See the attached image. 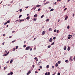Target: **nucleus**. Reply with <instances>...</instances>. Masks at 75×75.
<instances>
[{"label": "nucleus", "instance_id": "obj_1", "mask_svg": "<svg viewBox=\"0 0 75 75\" xmlns=\"http://www.w3.org/2000/svg\"><path fill=\"white\" fill-rule=\"evenodd\" d=\"M30 48V47L28 46L26 48L25 50H28Z\"/></svg>", "mask_w": 75, "mask_h": 75}, {"label": "nucleus", "instance_id": "obj_2", "mask_svg": "<svg viewBox=\"0 0 75 75\" xmlns=\"http://www.w3.org/2000/svg\"><path fill=\"white\" fill-rule=\"evenodd\" d=\"M52 40H53L52 39V38H51L49 40V42H52Z\"/></svg>", "mask_w": 75, "mask_h": 75}, {"label": "nucleus", "instance_id": "obj_3", "mask_svg": "<svg viewBox=\"0 0 75 75\" xmlns=\"http://www.w3.org/2000/svg\"><path fill=\"white\" fill-rule=\"evenodd\" d=\"M31 71H29L28 73L27 74V75H29V74H30V73H31Z\"/></svg>", "mask_w": 75, "mask_h": 75}, {"label": "nucleus", "instance_id": "obj_4", "mask_svg": "<svg viewBox=\"0 0 75 75\" xmlns=\"http://www.w3.org/2000/svg\"><path fill=\"white\" fill-rule=\"evenodd\" d=\"M45 34V31H43L42 33V35H44Z\"/></svg>", "mask_w": 75, "mask_h": 75}, {"label": "nucleus", "instance_id": "obj_5", "mask_svg": "<svg viewBox=\"0 0 75 75\" xmlns=\"http://www.w3.org/2000/svg\"><path fill=\"white\" fill-rule=\"evenodd\" d=\"M70 49H71V47H68L67 48V51H69V50H70Z\"/></svg>", "mask_w": 75, "mask_h": 75}, {"label": "nucleus", "instance_id": "obj_6", "mask_svg": "<svg viewBox=\"0 0 75 75\" xmlns=\"http://www.w3.org/2000/svg\"><path fill=\"white\" fill-rule=\"evenodd\" d=\"M69 59L70 60V61H73V59H72V57H70L69 58Z\"/></svg>", "mask_w": 75, "mask_h": 75}, {"label": "nucleus", "instance_id": "obj_7", "mask_svg": "<svg viewBox=\"0 0 75 75\" xmlns=\"http://www.w3.org/2000/svg\"><path fill=\"white\" fill-rule=\"evenodd\" d=\"M30 17L28 16L27 17L26 19L28 20H30Z\"/></svg>", "mask_w": 75, "mask_h": 75}, {"label": "nucleus", "instance_id": "obj_8", "mask_svg": "<svg viewBox=\"0 0 75 75\" xmlns=\"http://www.w3.org/2000/svg\"><path fill=\"white\" fill-rule=\"evenodd\" d=\"M24 21V19H21L19 21V22L20 23L22 21Z\"/></svg>", "mask_w": 75, "mask_h": 75}, {"label": "nucleus", "instance_id": "obj_9", "mask_svg": "<svg viewBox=\"0 0 75 75\" xmlns=\"http://www.w3.org/2000/svg\"><path fill=\"white\" fill-rule=\"evenodd\" d=\"M64 50H67V47L66 46L64 47Z\"/></svg>", "mask_w": 75, "mask_h": 75}, {"label": "nucleus", "instance_id": "obj_10", "mask_svg": "<svg viewBox=\"0 0 75 75\" xmlns=\"http://www.w3.org/2000/svg\"><path fill=\"white\" fill-rule=\"evenodd\" d=\"M55 66L56 67H58V63H57L55 64Z\"/></svg>", "mask_w": 75, "mask_h": 75}, {"label": "nucleus", "instance_id": "obj_11", "mask_svg": "<svg viewBox=\"0 0 75 75\" xmlns=\"http://www.w3.org/2000/svg\"><path fill=\"white\" fill-rule=\"evenodd\" d=\"M49 31H52V29L50 28L49 29Z\"/></svg>", "mask_w": 75, "mask_h": 75}, {"label": "nucleus", "instance_id": "obj_12", "mask_svg": "<svg viewBox=\"0 0 75 75\" xmlns=\"http://www.w3.org/2000/svg\"><path fill=\"white\" fill-rule=\"evenodd\" d=\"M37 20V18H34L33 19V21H36Z\"/></svg>", "mask_w": 75, "mask_h": 75}, {"label": "nucleus", "instance_id": "obj_13", "mask_svg": "<svg viewBox=\"0 0 75 75\" xmlns=\"http://www.w3.org/2000/svg\"><path fill=\"white\" fill-rule=\"evenodd\" d=\"M36 7H41V5H39L36 6Z\"/></svg>", "mask_w": 75, "mask_h": 75}, {"label": "nucleus", "instance_id": "obj_14", "mask_svg": "<svg viewBox=\"0 0 75 75\" xmlns=\"http://www.w3.org/2000/svg\"><path fill=\"white\" fill-rule=\"evenodd\" d=\"M65 62H66V63H68L69 62V61H68V60H66L65 61Z\"/></svg>", "mask_w": 75, "mask_h": 75}, {"label": "nucleus", "instance_id": "obj_15", "mask_svg": "<svg viewBox=\"0 0 75 75\" xmlns=\"http://www.w3.org/2000/svg\"><path fill=\"white\" fill-rule=\"evenodd\" d=\"M21 17H22V15H20L19 16V18H20Z\"/></svg>", "mask_w": 75, "mask_h": 75}, {"label": "nucleus", "instance_id": "obj_16", "mask_svg": "<svg viewBox=\"0 0 75 75\" xmlns=\"http://www.w3.org/2000/svg\"><path fill=\"white\" fill-rule=\"evenodd\" d=\"M34 17H37V14H36L34 16Z\"/></svg>", "mask_w": 75, "mask_h": 75}, {"label": "nucleus", "instance_id": "obj_17", "mask_svg": "<svg viewBox=\"0 0 75 75\" xmlns=\"http://www.w3.org/2000/svg\"><path fill=\"white\" fill-rule=\"evenodd\" d=\"M68 16H66L65 18V20H67L68 19Z\"/></svg>", "mask_w": 75, "mask_h": 75}, {"label": "nucleus", "instance_id": "obj_18", "mask_svg": "<svg viewBox=\"0 0 75 75\" xmlns=\"http://www.w3.org/2000/svg\"><path fill=\"white\" fill-rule=\"evenodd\" d=\"M44 16V15H42L41 16V18H43V17Z\"/></svg>", "mask_w": 75, "mask_h": 75}, {"label": "nucleus", "instance_id": "obj_19", "mask_svg": "<svg viewBox=\"0 0 75 75\" xmlns=\"http://www.w3.org/2000/svg\"><path fill=\"white\" fill-rule=\"evenodd\" d=\"M49 65H48L47 66L46 68H49Z\"/></svg>", "mask_w": 75, "mask_h": 75}, {"label": "nucleus", "instance_id": "obj_20", "mask_svg": "<svg viewBox=\"0 0 75 75\" xmlns=\"http://www.w3.org/2000/svg\"><path fill=\"white\" fill-rule=\"evenodd\" d=\"M7 23H10V21H8L7 22Z\"/></svg>", "mask_w": 75, "mask_h": 75}, {"label": "nucleus", "instance_id": "obj_21", "mask_svg": "<svg viewBox=\"0 0 75 75\" xmlns=\"http://www.w3.org/2000/svg\"><path fill=\"white\" fill-rule=\"evenodd\" d=\"M67 28V29H68V30H69V28H70L69 25L68 26Z\"/></svg>", "mask_w": 75, "mask_h": 75}, {"label": "nucleus", "instance_id": "obj_22", "mask_svg": "<svg viewBox=\"0 0 75 75\" xmlns=\"http://www.w3.org/2000/svg\"><path fill=\"white\" fill-rule=\"evenodd\" d=\"M54 44H55V43L54 42H53V43H52L51 45H53Z\"/></svg>", "mask_w": 75, "mask_h": 75}, {"label": "nucleus", "instance_id": "obj_23", "mask_svg": "<svg viewBox=\"0 0 75 75\" xmlns=\"http://www.w3.org/2000/svg\"><path fill=\"white\" fill-rule=\"evenodd\" d=\"M54 9L53 8H52L50 10V11H54Z\"/></svg>", "mask_w": 75, "mask_h": 75}, {"label": "nucleus", "instance_id": "obj_24", "mask_svg": "<svg viewBox=\"0 0 75 75\" xmlns=\"http://www.w3.org/2000/svg\"><path fill=\"white\" fill-rule=\"evenodd\" d=\"M7 68V67H4V70H5V69H6V68Z\"/></svg>", "mask_w": 75, "mask_h": 75}, {"label": "nucleus", "instance_id": "obj_25", "mask_svg": "<svg viewBox=\"0 0 75 75\" xmlns=\"http://www.w3.org/2000/svg\"><path fill=\"white\" fill-rule=\"evenodd\" d=\"M48 2H47L46 3L44 4V5H45V4H48Z\"/></svg>", "mask_w": 75, "mask_h": 75}, {"label": "nucleus", "instance_id": "obj_26", "mask_svg": "<svg viewBox=\"0 0 75 75\" xmlns=\"http://www.w3.org/2000/svg\"><path fill=\"white\" fill-rule=\"evenodd\" d=\"M40 69H42V66H40Z\"/></svg>", "mask_w": 75, "mask_h": 75}, {"label": "nucleus", "instance_id": "obj_27", "mask_svg": "<svg viewBox=\"0 0 75 75\" xmlns=\"http://www.w3.org/2000/svg\"><path fill=\"white\" fill-rule=\"evenodd\" d=\"M57 62L59 64H60V63H61V62L60 61H58V62Z\"/></svg>", "mask_w": 75, "mask_h": 75}, {"label": "nucleus", "instance_id": "obj_28", "mask_svg": "<svg viewBox=\"0 0 75 75\" xmlns=\"http://www.w3.org/2000/svg\"><path fill=\"white\" fill-rule=\"evenodd\" d=\"M47 75H50V72H48Z\"/></svg>", "mask_w": 75, "mask_h": 75}, {"label": "nucleus", "instance_id": "obj_29", "mask_svg": "<svg viewBox=\"0 0 75 75\" xmlns=\"http://www.w3.org/2000/svg\"><path fill=\"white\" fill-rule=\"evenodd\" d=\"M68 36H69V37L70 36V37H72V36L71 35H68Z\"/></svg>", "mask_w": 75, "mask_h": 75}, {"label": "nucleus", "instance_id": "obj_30", "mask_svg": "<svg viewBox=\"0 0 75 75\" xmlns=\"http://www.w3.org/2000/svg\"><path fill=\"white\" fill-rule=\"evenodd\" d=\"M13 60H11L10 62V64H11V63H12V62H13Z\"/></svg>", "mask_w": 75, "mask_h": 75}, {"label": "nucleus", "instance_id": "obj_31", "mask_svg": "<svg viewBox=\"0 0 75 75\" xmlns=\"http://www.w3.org/2000/svg\"><path fill=\"white\" fill-rule=\"evenodd\" d=\"M53 40H55V39H56V37H54L53 38Z\"/></svg>", "mask_w": 75, "mask_h": 75}, {"label": "nucleus", "instance_id": "obj_32", "mask_svg": "<svg viewBox=\"0 0 75 75\" xmlns=\"http://www.w3.org/2000/svg\"><path fill=\"white\" fill-rule=\"evenodd\" d=\"M50 20V19H47L46 21H49Z\"/></svg>", "mask_w": 75, "mask_h": 75}, {"label": "nucleus", "instance_id": "obj_33", "mask_svg": "<svg viewBox=\"0 0 75 75\" xmlns=\"http://www.w3.org/2000/svg\"><path fill=\"white\" fill-rule=\"evenodd\" d=\"M10 74L11 75H13V73L12 72H11L10 73Z\"/></svg>", "mask_w": 75, "mask_h": 75}, {"label": "nucleus", "instance_id": "obj_34", "mask_svg": "<svg viewBox=\"0 0 75 75\" xmlns=\"http://www.w3.org/2000/svg\"><path fill=\"white\" fill-rule=\"evenodd\" d=\"M54 33H56V32H57V30L55 29L54 30Z\"/></svg>", "mask_w": 75, "mask_h": 75}, {"label": "nucleus", "instance_id": "obj_35", "mask_svg": "<svg viewBox=\"0 0 75 75\" xmlns=\"http://www.w3.org/2000/svg\"><path fill=\"white\" fill-rule=\"evenodd\" d=\"M18 48V46H17L16 47V49H17Z\"/></svg>", "mask_w": 75, "mask_h": 75}, {"label": "nucleus", "instance_id": "obj_36", "mask_svg": "<svg viewBox=\"0 0 75 75\" xmlns=\"http://www.w3.org/2000/svg\"><path fill=\"white\" fill-rule=\"evenodd\" d=\"M47 47L49 48H51V46L49 45Z\"/></svg>", "mask_w": 75, "mask_h": 75}, {"label": "nucleus", "instance_id": "obj_37", "mask_svg": "<svg viewBox=\"0 0 75 75\" xmlns=\"http://www.w3.org/2000/svg\"><path fill=\"white\" fill-rule=\"evenodd\" d=\"M7 53L4 54V57H6V56H7Z\"/></svg>", "mask_w": 75, "mask_h": 75}, {"label": "nucleus", "instance_id": "obj_38", "mask_svg": "<svg viewBox=\"0 0 75 75\" xmlns=\"http://www.w3.org/2000/svg\"><path fill=\"white\" fill-rule=\"evenodd\" d=\"M41 10V9L40 8H39V9L38 10V11H40Z\"/></svg>", "mask_w": 75, "mask_h": 75}, {"label": "nucleus", "instance_id": "obj_39", "mask_svg": "<svg viewBox=\"0 0 75 75\" xmlns=\"http://www.w3.org/2000/svg\"><path fill=\"white\" fill-rule=\"evenodd\" d=\"M4 25H6V24H7V22H6L5 23H4Z\"/></svg>", "mask_w": 75, "mask_h": 75}, {"label": "nucleus", "instance_id": "obj_40", "mask_svg": "<svg viewBox=\"0 0 75 75\" xmlns=\"http://www.w3.org/2000/svg\"><path fill=\"white\" fill-rule=\"evenodd\" d=\"M67 10V8H65L64 9V11H65V10Z\"/></svg>", "mask_w": 75, "mask_h": 75}, {"label": "nucleus", "instance_id": "obj_41", "mask_svg": "<svg viewBox=\"0 0 75 75\" xmlns=\"http://www.w3.org/2000/svg\"><path fill=\"white\" fill-rule=\"evenodd\" d=\"M71 37L70 36H69L68 37V39H71Z\"/></svg>", "mask_w": 75, "mask_h": 75}, {"label": "nucleus", "instance_id": "obj_42", "mask_svg": "<svg viewBox=\"0 0 75 75\" xmlns=\"http://www.w3.org/2000/svg\"><path fill=\"white\" fill-rule=\"evenodd\" d=\"M15 50H16V49H15V48H13V51H15Z\"/></svg>", "mask_w": 75, "mask_h": 75}, {"label": "nucleus", "instance_id": "obj_43", "mask_svg": "<svg viewBox=\"0 0 75 75\" xmlns=\"http://www.w3.org/2000/svg\"><path fill=\"white\" fill-rule=\"evenodd\" d=\"M36 49H37V48H36V47H34V50H36Z\"/></svg>", "mask_w": 75, "mask_h": 75}, {"label": "nucleus", "instance_id": "obj_44", "mask_svg": "<svg viewBox=\"0 0 75 75\" xmlns=\"http://www.w3.org/2000/svg\"><path fill=\"white\" fill-rule=\"evenodd\" d=\"M39 63L40 64H42V62H39Z\"/></svg>", "mask_w": 75, "mask_h": 75}, {"label": "nucleus", "instance_id": "obj_45", "mask_svg": "<svg viewBox=\"0 0 75 75\" xmlns=\"http://www.w3.org/2000/svg\"><path fill=\"white\" fill-rule=\"evenodd\" d=\"M15 41H16V40H13V41H12V42L13 43V42H15Z\"/></svg>", "mask_w": 75, "mask_h": 75}, {"label": "nucleus", "instance_id": "obj_46", "mask_svg": "<svg viewBox=\"0 0 75 75\" xmlns=\"http://www.w3.org/2000/svg\"><path fill=\"white\" fill-rule=\"evenodd\" d=\"M12 37V36L9 37V38H11Z\"/></svg>", "mask_w": 75, "mask_h": 75}, {"label": "nucleus", "instance_id": "obj_47", "mask_svg": "<svg viewBox=\"0 0 75 75\" xmlns=\"http://www.w3.org/2000/svg\"><path fill=\"white\" fill-rule=\"evenodd\" d=\"M56 74V73L54 72L53 74L52 75H55Z\"/></svg>", "mask_w": 75, "mask_h": 75}, {"label": "nucleus", "instance_id": "obj_48", "mask_svg": "<svg viewBox=\"0 0 75 75\" xmlns=\"http://www.w3.org/2000/svg\"><path fill=\"white\" fill-rule=\"evenodd\" d=\"M19 11H20V12H21V11H22V9H20L19 10Z\"/></svg>", "mask_w": 75, "mask_h": 75}, {"label": "nucleus", "instance_id": "obj_49", "mask_svg": "<svg viewBox=\"0 0 75 75\" xmlns=\"http://www.w3.org/2000/svg\"><path fill=\"white\" fill-rule=\"evenodd\" d=\"M23 47H26V45H24Z\"/></svg>", "mask_w": 75, "mask_h": 75}, {"label": "nucleus", "instance_id": "obj_50", "mask_svg": "<svg viewBox=\"0 0 75 75\" xmlns=\"http://www.w3.org/2000/svg\"><path fill=\"white\" fill-rule=\"evenodd\" d=\"M10 5H11V4H8V6H10Z\"/></svg>", "mask_w": 75, "mask_h": 75}, {"label": "nucleus", "instance_id": "obj_51", "mask_svg": "<svg viewBox=\"0 0 75 75\" xmlns=\"http://www.w3.org/2000/svg\"><path fill=\"white\" fill-rule=\"evenodd\" d=\"M36 8H37V7H35V8H34V10H35V9H36Z\"/></svg>", "mask_w": 75, "mask_h": 75}, {"label": "nucleus", "instance_id": "obj_52", "mask_svg": "<svg viewBox=\"0 0 75 75\" xmlns=\"http://www.w3.org/2000/svg\"><path fill=\"white\" fill-rule=\"evenodd\" d=\"M5 52H6V53H7V51H6V50H5Z\"/></svg>", "mask_w": 75, "mask_h": 75}, {"label": "nucleus", "instance_id": "obj_53", "mask_svg": "<svg viewBox=\"0 0 75 75\" xmlns=\"http://www.w3.org/2000/svg\"><path fill=\"white\" fill-rule=\"evenodd\" d=\"M4 44H5V42H3L2 43V45H4Z\"/></svg>", "mask_w": 75, "mask_h": 75}, {"label": "nucleus", "instance_id": "obj_54", "mask_svg": "<svg viewBox=\"0 0 75 75\" xmlns=\"http://www.w3.org/2000/svg\"><path fill=\"white\" fill-rule=\"evenodd\" d=\"M73 59H74V60H75V56H74V57Z\"/></svg>", "mask_w": 75, "mask_h": 75}, {"label": "nucleus", "instance_id": "obj_55", "mask_svg": "<svg viewBox=\"0 0 75 75\" xmlns=\"http://www.w3.org/2000/svg\"><path fill=\"white\" fill-rule=\"evenodd\" d=\"M24 44H25V43H26V41H24Z\"/></svg>", "mask_w": 75, "mask_h": 75}, {"label": "nucleus", "instance_id": "obj_56", "mask_svg": "<svg viewBox=\"0 0 75 75\" xmlns=\"http://www.w3.org/2000/svg\"><path fill=\"white\" fill-rule=\"evenodd\" d=\"M5 34H4L3 35V37H5Z\"/></svg>", "mask_w": 75, "mask_h": 75}, {"label": "nucleus", "instance_id": "obj_57", "mask_svg": "<svg viewBox=\"0 0 75 75\" xmlns=\"http://www.w3.org/2000/svg\"><path fill=\"white\" fill-rule=\"evenodd\" d=\"M45 75H47V72H46L45 73Z\"/></svg>", "mask_w": 75, "mask_h": 75}, {"label": "nucleus", "instance_id": "obj_58", "mask_svg": "<svg viewBox=\"0 0 75 75\" xmlns=\"http://www.w3.org/2000/svg\"><path fill=\"white\" fill-rule=\"evenodd\" d=\"M38 66L40 65V64H39V63H38Z\"/></svg>", "mask_w": 75, "mask_h": 75}, {"label": "nucleus", "instance_id": "obj_59", "mask_svg": "<svg viewBox=\"0 0 75 75\" xmlns=\"http://www.w3.org/2000/svg\"><path fill=\"white\" fill-rule=\"evenodd\" d=\"M25 8H28V7L27 6L26 7H25Z\"/></svg>", "mask_w": 75, "mask_h": 75}, {"label": "nucleus", "instance_id": "obj_60", "mask_svg": "<svg viewBox=\"0 0 75 75\" xmlns=\"http://www.w3.org/2000/svg\"><path fill=\"white\" fill-rule=\"evenodd\" d=\"M14 32H15V31H13L12 32V33H14Z\"/></svg>", "mask_w": 75, "mask_h": 75}, {"label": "nucleus", "instance_id": "obj_61", "mask_svg": "<svg viewBox=\"0 0 75 75\" xmlns=\"http://www.w3.org/2000/svg\"><path fill=\"white\" fill-rule=\"evenodd\" d=\"M37 59V57H35V59Z\"/></svg>", "mask_w": 75, "mask_h": 75}, {"label": "nucleus", "instance_id": "obj_62", "mask_svg": "<svg viewBox=\"0 0 75 75\" xmlns=\"http://www.w3.org/2000/svg\"><path fill=\"white\" fill-rule=\"evenodd\" d=\"M30 51H32V48H30Z\"/></svg>", "mask_w": 75, "mask_h": 75}, {"label": "nucleus", "instance_id": "obj_63", "mask_svg": "<svg viewBox=\"0 0 75 75\" xmlns=\"http://www.w3.org/2000/svg\"><path fill=\"white\" fill-rule=\"evenodd\" d=\"M32 66H33V68H34L35 66L34 65H33Z\"/></svg>", "mask_w": 75, "mask_h": 75}, {"label": "nucleus", "instance_id": "obj_64", "mask_svg": "<svg viewBox=\"0 0 75 75\" xmlns=\"http://www.w3.org/2000/svg\"><path fill=\"white\" fill-rule=\"evenodd\" d=\"M35 73H38V71H35Z\"/></svg>", "mask_w": 75, "mask_h": 75}]
</instances>
